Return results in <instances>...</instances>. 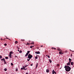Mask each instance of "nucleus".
I'll list each match as a JSON object with an SVG mask.
<instances>
[{"mask_svg":"<svg viewBox=\"0 0 74 74\" xmlns=\"http://www.w3.org/2000/svg\"><path fill=\"white\" fill-rule=\"evenodd\" d=\"M35 53L36 54H40V53L39 51L36 52Z\"/></svg>","mask_w":74,"mask_h":74,"instance_id":"nucleus-7","label":"nucleus"},{"mask_svg":"<svg viewBox=\"0 0 74 74\" xmlns=\"http://www.w3.org/2000/svg\"><path fill=\"white\" fill-rule=\"evenodd\" d=\"M30 48H33V46H30Z\"/></svg>","mask_w":74,"mask_h":74,"instance_id":"nucleus-29","label":"nucleus"},{"mask_svg":"<svg viewBox=\"0 0 74 74\" xmlns=\"http://www.w3.org/2000/svg\"><path fill=\"white\" fill-rule=\"evenodd\" d=\"M37 66H38V63H37V64L36 65V68L37 67Z\"/></svg>","mask_w":74,"mask_h":74,"instance_id":"nucleus-21","label":"nucleus"},{"mask_svg":"<svg viewBox=\"0 0 74 74\" xmlns=\"http://www.w3.org/2000/svg\"><path fill=\"white\" fill-rule=\"evenodd\" d=\"M19 53H22V51L20 50L19 51Z\"/></svg>","mask_w":74,"mask_h":74,"instance_id":"nucleus-25","label":"nucleus"},{"mask_svg":"<svg viewBox=\"0 0 74 74\" xmlns=\"http://www.w3.org/2000/svg\"><path fill=\"white\" fill-rule=\"evenodd\" d=\"M7 69H4V71H7Z\"/></svg>","mask_w":74,"mask_h":74,"instance_id":"nucleus-20","label":"nucleus"},{"mask_svg":"<svg viewBox=\"0 0 74 74\" xmlns=\"http://www.w3.org/2000/svg\"><path fill=\"white\" fill-rule=\"evenodd\" d=\"M0 59H1L2 58V56H0Z\"/></svg>","mask_w":74,"mask_h":74,"instance_id":"nucleus-23","label":"nucleus"},{"mask_svg":"<svg viewBox=\"0 0 74 74\" xmlns=\"http://www.w3.org/2000/svg\"><path fill=\"white\" fill-rule=\"evenodd\" d=\"M29 52H30V51H27V53L28 54H29Z\"/></svg>","mask_w":74,"mask_h":74,"instance_id":"nucleus-18","label":"nucleus"},{"mask_svg":"<svg viewBox=\"0 0 74 74\" xmlns=\"http://www.w3.org/2000/svg\"><path fill=\"white\" fill-rule=\"evenodd\" d=\"M27 61H29V60H30V59H27Z\"/></svg>","mask_w":74,"mask_h":74,"instance_id":"nucleus-35","label":"nucleus"},{"mask_svg":"<svg viewBox=\"0 0 74 74\" xmlns=\"http://www.w3.org/2000/svg\"><path fill=\"white\" fill-rule=\"evenodd\" d=\"M21 70H27V68L25 69V67L23 66V68H21Z\"/></svg>","mask_w":74,"mask_h":74,"instance_id":"nucleus-3","label":"nucleus"},{"mask_svg":"<svg viewBox=\"0 0 74 74\" xmlns=\"http://www.w3.org/2000/svg\"><path fill=\"white\" fill-rule=\"evenodd\" d=\"M57 66H59V64H58L57 65Z\"/></svg>","mask_w":74,"mask_h":74,"instance_id":"nucleus-33","label":"nucleus"},{"mask_svg":"<svg viewBox=\"0 0 74 74\" xmlns=\"http://www.w3.org/2000/svg\"><path fill=\"white\" fill-rule=\"evenodd\" d=\"M62 51H60L59 52V54H60V55H63V53H62Z\"/></svg>","mask_w":74,"mask_h":74,"instance_id":"nucleus-6","label":"nucleus"},{"mask_svg":"<svg viewBox=\"0 0 74 74\" xmlns=\"http://www.w3.org/2000/svg\"><path fill=\"white\" fill-rule=\"evenodd\" d=\"M31 44H33V45H34V42H33V43H31Z\"/></svg>","mask_w":74,"mask_h":74,"instance_id":"nucleus-36","label":"nucleus"},{"mask_svg":"<svg viewBox=\"0 0 74 74\" xmlns=\"http://www.w3.org/2000/svg\"><path fill=\"white\" fill-rule=\"evenodd\" d=\"M30 66H33V64H31V65H30Z\"/></svg>","mask_w":74,"mask_h":74,"instance_id":"nucleus-41","label":"nucleus"},{"mask_svg":"<svg viewBox=\"0 0 74 74\" xmlns=\"http://www.w3.org/2000/svg\"><path fill=\"white\" fill-rule=\"evenodd\" d=\"M49 70L47 69L46 70V72H47V73H49Z\"/></svg>","mask_w":74,"mask_h":74,"instance_id":"nucleus-11","label":"nucleus"},{"mask_svg":"<svg viewBox=\"0 0 74 74\" xmlns=\"http://www.w3.org/2000/svg\"><path fill=\"white\" fill-rule=\"evenodd\" d=\"M64 68H65V70L66 71H70L71 70V68H70V67L68 66H65L64 67Z\"/></svg>","mask_w":74,"mask_h":74,"instance_id":"nucleus-1","label":"nucleus"},{"mask_svg":"<svg viewBox=\"0 0 74 74\" xmlns=\"http://www.w3.org/2000/svg\"><path fill=\"white\" fill-rule=\"evenodd\" d=\"M12 52L10 51V55H12Z\"/></svg>","mask_w":74,"mask_h":74,"instance_id":"nucleus-13","label":"nucleus"},{"mask_svg":"<svg viewBox=\"0 0 74 74\" xmlns=\"http://www.w3.org/2000/svg\"><path fill=\"white\" fill-rule=\"evenodd\" d=\"M55 73V74H56V72H55V71H54V70H53V71H52V74H54Z\"/></svg>","mask_w":74,"mask_h":74,"instance_id":"nucleus-5","label":"nucleus"},{"mask_svg":"<svg viewBox=\"0 0 74 74\" xmlns=\"http://www.w3.org/2000/svg\"><path fill=\"white\" fill-rule=\"evenodd\" d=\"M71 56H72V54L71 55Z\"/></svg>","mask_w":74,"mask_h":74,"instance_id":"nucleus-46","label":"nucleus"},{"mask_svg":"<svg viewBox=\"0 0 74 74\" xmlns=\"http://www.w3.org/2000/svg\"><path fill=\"white\" fill-rule=\"evenodd\" d=\"M5 39H8V40H10V39H9V38H5Z\"/></svg>","mask_w":74,"mask_h":74,"instance_id":"nucleus-32","label":"nucleus"},{"mask_svg":"<svg viewBox=\"0 0 74 74\" xmlns=\"http://www.w3.org/2000/svg\"><path fill=\"white\" fill-rule=\"evenodd\" d=\"M4 45H5V46H6V45H7V44H4Z\"/></svg>","mask_w":74,"mask_h":74,"instance_id":"nucleus-28","label":"nucleus"},{"mask_svg":"<svg viewBox=\"0 0 74 74\" xmlns=\"http://www.w3.org/2000/svg\"><path fill=\"white\" fill-rule=\"evenodd\" d=\"M32 47H34V46H32Z\"/></svg>","mask_w":74,"mask_h":74,"instance_id":"nucleus-45","label":"nucleus"},{"mask_svg":"<svg viewBox=\"0 0 74 74\" xmlns=\"http://www.w3.org/2000/svg\"><path fill=\"white\" fill-rule=\"evenodd\" d=\"M73 64H74V62H71V65H73Z\"/></svg>","mask_w":74,"mask_h":74,"instance_id":"nucleus-14","label":"nucleus"},{"mask_svg":"<svg viewBox=\"0 0 74 74\" xmlns=\"http://www.w3.org/2000/svg\"><path fill=\"white\" fill-rule=\"evenodd\" d=\"M67 65H68V66H70V63L68 62V63L66 64Z\"/></svg>","mask_w":74,"mask_h":74,"instance_id":"nucleus-8","label":"nucleus"},{"mask_svg":"<svg viewBox=\"0 0 74 74\" xmlns=\"http://www.w3.org/2000/svg\"><path fill=\"white\" fill-rule=\"evenodd\" d=\"M65 53H67V51H65Z\"/></svg>","mask_w":74,"mask_h":74,"instance_id":"nucleus-37","label":"nucleus"},{"mask_svg":"<svg viewBox=\"0 0 74 74\" xmlns=\"http://www.w3.org/2000/svg\"><path fill=\"white\" fill-rule=\"evenodd\" d=\"M15 44H18V41H16L15 42Z\"/></svg>","mask_w":74,"mask_h":74,"instance_id":"nucleus-15","label":"nucleus"},{"mask_svg":"<svg viewBox=\"0 0 74 74\" xmlns=\"http://www.w3.org/2000/svg\"><path fill=\"white\" fill-rule=\"evenodd\" d=\"M27 45H30V43H27Z\"/></svg>","mask_w":74,"mask_h":74,"instance_id":"nucleus-22","label":"nucleus"},{"mask_svg":"<svg viewBox=\"0 0 74 74\" xmlns=\"http://www.w3.org/2000/svg\"><path fill=\"white\" fill-rule=\"evenodd\" d=\"M51 49H55V50L56 49V48H55L53 47H52Z\"/></svg>","mask_w":74,"mask_h":74,"instance_id":"nucleus-10","label":"nucleus"},{"mask_svg":"<svg viewBox=\"0 0 74 74\" xmlns=\"http://www.w3.org/2000/svg\"><path fill=\"white\" fill-rule=\"evenodd\" d=\"M3 40H5V39H3Z\"/></svg>","mask_w":74,"mask_h":74,"instance_id":"nucleus-44","label":"nucleus"},{"mask_svg":"<svg viewBox=\"0 0 74 74\" xmlns=\"http://www.w3.org/2000/svg\"><path fill=\"white\" fill-rule=\"evenodd\" d=\"M11 64L12 66H13L14 65V64H12V63H11Z\"/></svg>","mask_w":74,"mask_h":74,"instance_id":"nucleus-27","label":"nucleus"},{"mask_svg":"<svg viewBox=\"0 0 74 74\" xmlns=\"http://www.w3.org/2000/svg\"><path fill=\"white\" fill-rule=\"evenodd\" d=\"M71 61H69V63H71Z\"/></svg>","mask_w":74,"mask_h":74,"instance_id":"nucleus-40","label":"nucleus"},{"mask_svg":"<svg viewBox=\"0 0 74 74\" xmlns=\"http://www.w3.org/2000/svg\"><path fill=\"white\" fill-rule=\"evenodd\" d=\"M16 57V56H15Z\"/></svg>","mask_w":74,"mask_h":74,"instance_id":"nucleus-49","label":"nucleus"},{"mask_svg":"<svg viewBox=\"0 0 74 74\" xmlns=\"http://www.w3.org/2000/svg\"><path fill=\"white\" fill-rule=\"evenodd\" d=\"M5 60V58L2 59L1 60Z\"/></svg>","mask_w":74,"mask_h":74,"instance_id":"nucleus-26","label":"nucleus"},{"mask_svg":"<svg viewBox=\"0 0 74 74\" xmlns=\"http://www.w3.org/2000/svg\"><path fill=\"white\" fill-rule=\"evenodd\" d=\"M43 46V45H42V46H40V47H42Z\"/></svg>","mask_w":74,"mask_h":74,"instance_id":"nucleus-42","label":"nucleus"},{"mask_svg":"<svg viewBox=\"0 0 74 74\" xmlns=\"http://www.w3.org/2000/svg\"><path fill=\"white\" fill-rule=\"evenodd\" d=\"M57 50L58 51H60V52L62 51V50H61V49L59 48H58Z\"/></svg>","mask_w":74,"mask_h":74,"instance_id":"nucleus-4","label":"nucleus"},{"mask_svg":"<svg viewBox=\"0 0 74 74\" xmlns=\"http://www.w3.org/2000/svg\"><path fill=\"white\" fill-rule=\"evenodd\" d=\"M5 59H8V57H5Z\"/></svg>","mask_w":74,"mask_h":74,"instance_id":"nucleus-19","label":"nucleus"},{"mask_svg":"<svg viewBox=\"0 0 74 74\" xmlns=\"http://www.w3.org/2000/svg\"><path fill=\"white\" fill-rule=\"evenodd\" d=\"M72 60H71V59H70V58H69V61H71Z\"/></svg>","mask_w":74,"mask_h":74,"instance_id":"nucleus-24","label":"nucleus"},{"mask_svg":"<svg viewBox=\"0 0 74 74\" xmlns=\"http://www.w3.org/2000/svg\"><path fill=\"white\" fill-rule=\"evenodd\" d=\"M9 56L10 58H11V57H12V55H9Z\"/></svg>","mask_w":74,"mask_h":74,"instance_id":"nucleus-12","label":"nucleus"},{"mask_svg":"<svg viewBox=\"0 0 74 74\" xmlns=\"http://www.w3.org/2000/svg\"><path fill=\"white\" fill-rule=\"evenodd\" d=\"M33 57V56L32 55H31L30 54H29L28 56V58L30 59H32V58Z\"/></svg>","mask_w":74,"mask_h":74,"instance_id":"nucleus-2","label":"nucleus"},{"mask_svg":"<svg viewBox=\"0 0 74 74\" xmlns=\"http://www.w3.org/2000/svg\"><path fill=\"white\" fill-rule=\"evenodd\" d=\"M28 55V54H27V53L25 55V56L26 57V56H27Z\"/></svg>","mask_w":74,"mask_h":74,"instance_id":"nucleus-16","label":"nucleus"},{"mask_svg":"<svg viewBox=\"0 0 74 74\" xmlns=\"http://www.w3.org/2000/svg\"><path fill=\"white\" fill-rule=\"evenodd\" d=\"M5 64H7V63H6V62H5Z\"/></svg>","mask_w":74,"mask_h":74,"instance_id":"nucleus-43","label":"nucleus"},{"mask_svg":"<svg viewBox=\"0 0 74 74\" xmlns=\"http://www.w3.org/2000/svg\"><path fill=\"white\" fill-rule=\"evenodd\" d=\"M18 51H19V50H18Z\"/></svg>","mask_w":74,"mask_h":74,"instance_id":"nucleus-48","label":"nucleus"},{"mask_svg":"<svg viewBox=\"0 0 74 74\" xmlns=\"http://www.w3.org/2000/svg\"><path fill=\"white\" fill-rule=\"evenodd\" d=\"M27 65H25V66H24V68H25V67H27Z\"/></svg>","mask_w":74,"mask_h":74,"instance_id":"nucleus-31","label":"nucleus"},{"mask_svg":"<svg viewBox=\"0 0 74 74\" xmlns=\"http://www.w3.org/2000/svg\"><path fill=\"white\" fill-rule=\"evenodd\" d=\"M35 58H36V59H37L38 58H37V56H36L35 57Z\"/></svg>","mask_w":74,"mask_h":74,"instance_id":"nucleus-34","label":"nucleus"},{"mask_svg":"<svg viewBox=\"0 0 74 74\" xmlns=\"http://www.w3.org/2000/svg\"><path fill=\"white\" fill-rule=\"evenodd\" d=\"M49 62H50V63H52V60H50L49 59Z\"/></svg>","mask_w":74,"mask_h":74,"instance_id":"nucleus-9","label":"nucleus"},{"mask_svg":"<svg viewBox=\"0 0 74 74\" xmlns=\"http://www.w3.org/2000/svg\"><path fill=\"white\" fill-rule=\"evenodd\" d=\"M3 62H5V60H3Z\"/></svg>","mask_w":74,"mask_h":74,"instance_id":"nucleus-38","label":"nucleus"},{"mask_svg":"<svg viewBox=\"0 0 74 74\" xmlns=\"http://www.w3.org/2000/svg\"><path fill=\"white\" fill-rule=\"evenodd\" d=\"M1 40H2V38H1Z\"/></svg>","mask_w":74,"mask_h":74,"instance_id":"nucleus-47","label":"nucleus"},{"mask_svg":"<svg viewBox=\"0 0 74 74\" xmlns=\"http://www.w3.org/2000/svg\"><path fill=\"white\" fill-rule=\"evenodd\" d=\"M16 71H18V69H17L16 70Z\"/></svg>","mask_w":74,"mask_h":74,"instance_id":"nucleus-39","label":"nucleus"},{"mask_svg":"<svg viewBox=\"0 0 74 74\" xmlns=\"http://www.w3.org/2000/svg\"><path fill=\"white\" fill-rule=\"evenodd\" d=\"M21 40L22 41H25V39H21Z\"/></svg>","mask_w":74,"mask_h":74,"instance_id":"nucleus-17","label":"nucleus"},{"mask_svg":"<svg viewBox=\"0 0 74 74\" xmlns=\"http://www.w3.org/2000/svg\"><path fill=\"white\" fill-rule=\"evenodd\" d=\"M47 57L48 58H50V57H49V56H48Z\"/></svg>","mask_w":74,"mask_h":74,"instance_id":"nucleus-30","label":"nucleus"}]
</instances>
